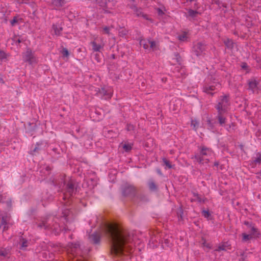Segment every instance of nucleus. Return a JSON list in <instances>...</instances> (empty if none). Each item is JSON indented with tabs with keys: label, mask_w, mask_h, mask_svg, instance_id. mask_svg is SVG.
Returning a JSON list of instances; mask_svg holds the SVG:
<instances>
[{
	"label": "nucleus",
	"mask_w": 261,
	"mask_h": 261,
	"mask_svg": "<svg viewBox=\"0 0 261 261\" xmlns=\"http://www.w3.org/2000/svg\"><path fill=\"white\" fill-rule=\"evenodd\" d=\"M214 154V152L211 148L201 145L198 147L197 152L192 156L191 159L199 164H203L208 163Z\"/></svg>",
	"instance_id": "4"
},
{
	"label": "nucleus",
	"mask_w": 261,
	"mask_h": 261,
	"mask_svg": "<svg viewBox=\"0 0 261 261\" xmlns=\"http://www.w3.org/2000/svg\"><path fill=\"white\" fill-rule=\"evenodd\" d=\"M201 213L202 215L208 220H212L213 219L211 213L208 211L203 210L202 211Z\"/></svg>",
	"instance_id": "28"
},
{
	"label": "nucleus",
	"mask_w": 261,
	"mask_h": 261,
	"mask_svg": "<svg viewBox=\"0 0 261 261\" xmlns=\"http://www.w3.org/2000/svg\"><path fill=\"white\" fill-rule=\"evenodd\" d=\"M141 17H143V18H144L146 20H148L152 21V19L149 18L147 14H144L143 13L141 15Z\"/></svg>",
	"instance_id": "44"
},
{
	"label": "nucleus",
	"mask_w": 261,
	"mask_h": 261,
	"mask_svg": "<svg viewBox=\"0 0 261 261\" xmlns=\"http://www.w3.org/2000/svg\"><path fill=\"white\" fill-rule=\"evenodd\" d=\"M61 52L63 57H66V58L68 57V56L69 55V53L67 48H63V49Z\"/></svg>",
	"instance_id": "37"
},
{
	"label": "nucleus",
	"mask_w": 261,
	"mask_h": 261,
	"mask_svg": "<svg viewBox=\"0 0 261 261\" xmlns=\"http://www.w3.org/2000/svg\"><path fill=\"white\" fill-rule=\"evenodd\" d=\"M163 162L164 165L166 166V168L171 169L172 168V166L170 163V162L167 160L166 158L163 159Z\"/></svg>",
	"instance_id": "35"
},
{
	"label": "nucleus",
	"mask_w": 261,
	"mask_h": 261,
	"mask_svg": "<svg viewBox=\"0 0 261 261\" xmlns=\"http://www.w3.org/2000/svg\"><path fill=\"white\" fill-rule=\"evenodd\" d=\"M241 67L242 69L246 71V73H249L250 71V68L246 63L243 62L241 64Z\"/></svg>",
	"instance_id": "34"
},
{
	"label": "nucleus",
	"mask_w": 261,
	"mask_h": 261,
	"mask_svg": "<svg viewBox=\"0 0 261 261\" xmlns=\"http://www.w3.org/2000/svg\"><path fill=\"white\" fill-rule=\"evenodd\" d=\"M22 58L24 62L31 64L32 63V59L33 58L32 50L30 49H27L26 51L23 53Z\"/></svg>",
	"instance_id": "15"
},
{
	"label": "nucleus",
	"mask_w": 261,
	"mask_h": 261,
	"mask_svg": "<svg viewBox=\"0 0 261 261\" xmlns=\"http://www.w3.org/2000/svg\"><path fill=\"white\" fill-rule=\"evenodd\" d=\"M15 40L18 43H20L21 42V40L19 39H17V38H16Z\"/></svg>",
	"instance_id": "52"
},
{
	"label": "nucleus",
	"mask_w": 261,
	"mask_h": 261,
	"mask_svg": "<svg viewBox=\"0 0 261 261\" xmlns=\"http://www.w3.org/2000/svg\"><path fill=\"white\" fill-rule=\"evenodd\" d=\"M188 12L186 13L185 16L190 21L195 20L198 14L201 13L197 10H194L191 9H187Z\"/></svg>",
	"instance_id": "12"
},
{
	"label": "nucleus",
	"mask_w": 261,
	"mask_h": 261,
	"mask_svg": "<svg viewBox=\"0 0 261 261\" xmlns=\"http://www.w3.org/2000/svg\"><path fill=\"white\" fill-rule=\"evenodd\" d=\"M191 201L192 202H197L200 203H204L205 201V198L198 194L197 193L193 192V197L191 198Z\"/></svg>",
	"instance_id": "18"
},
{
	"label": "nucleus",
	"mask_w": 261,
	"mask_h": 261,
	"mask_svg": "<svg viewBox=\"0 0 261 261\" xmlns=\"http://www.w3.org/2000/svg\"><path fill=\"white\" fill-rule=\"evenodd\" d=\"M223 126V127H225V128L227 130H228V131H229V129H230V127H231V126H230V124H227V125H226V123H225L224 126Z\"/></svg>",
	"instance_id": "48"
},
{
	"label": "nucleus",
	"mask_w": 261,
	"mask_h": 261,
	"mask_svg": "<svg viewBox=\"0 0 261 261\" xmlns=\"http://www.w3.org/2000/svg\"><path fill=\"white\" fill-rule=\"evenodd\" d=\"M17 22V19L16 17H14L12 20H11V24L12 25H15Z\"/></svg>",
	"instance_id": "46"
},
{
	"label": "nucleus",
	"mask_w": 261,
	"mask_h": 261,
	"mask_svg": "<svg viewBox=\"0 0 261 261\" xmlns=\"http://www.w3.org/2000/svg\"><path fill=\"white\" fill-rule=\"evenodd\" d=\"M221 87V85L218 82L211 81L208 83L205 82L202 88L203 91L208 94L213 95L214 93L213 92L218 90Z\"/></svg>",
	"instance_id": "8"
},
{
	"label": "nucleus",
	"mask_w": 261,
	"mask_h": 261,
	"mask_svg": "<svg viewBox=\"0 0 261 261\" xmlns=\"http://www.w3.org/2000/svg\"><path fill=\"white\" fill-rule=\"evenodd\" d=\"M38 149V148L37 147H36L35 148H34L33 151L35 152Z\"/></svg>",
	"instance_id": "54"
},
{
	"label": "nucleus",
	"mask_w": 261,
	"mask_h": 261,
	"mask_svg": "<svg viewBox=\"0 0 261 261\" xmlns=\"http://www.w3.org/2000/svg\"><path fill=\"white\" fill-rule=\"evenodd\" d=\"M189 31H182L177 35V38L180 42H187L189 40Z\"/></svg>",
	"instance_id": "14"
},
{
	"label": "nucleus",
	"mask_w": 261,
	"mask_h": 261,
	"mask_svg": "<svg viewBox=\"0 0 261 261\" xmlns=\"http://www.w3.org/2000/svg\"><path fill=\"white\" fill-rule=\"evenodd\" d=\"M67 247L68 253H70L75 258V261H85V257L83 256L79 242H69Z\"/></svg>",
	"instance_id": "7"
},
{
	"label": "nucleus",
	"mask_w": 261,
	"mask_h": 261,
	"mask_svg": "<svg viewBox=\"0 0 261 261\" xmlns=\"http://www.w3.org/2000/svg\"><path fill=\"white\" fill-rule=\"evenodd\" d=\"M19 244H17V246H18L19 245V247L20 249H21L22 250H25L27 247L28 245V241L22 238L21 237H20L19 238Z\"/></svg>",
	"instance_id": "20"
},
{
	"label": "nucleus",
	"mask_w": 261,
	"mask_h": 261,
	"mask_svg": "<svg viewBox=\"0 0 261 261\" xmlns=\"http://www.w3.org/2000/svg\"><path fill=\"white\" fill-rule=\"evenodd\" d=\"M87 233H88L89 239L90 241L94 244H98L100 239V237L99 233L97 232H94L93 234H90V232L87 231Z\"/></svg>",
	"instance_id": "16"
},
{
	"label": "nucleus",
	"mask_w": 261,
	"mask_h": 261,
	"mask_svg": "<svg viewBox=\"0 0 261 261\" xmlns=\"http://www.w3.org/2000/svg\"><path fill=\"white\" fill-rule=\"evenodd\" d=\"M111 28L109 27L106 26L103 28L102 31L104 34L109 35L110 34Z\"/></svg>",
	"instance_id": "39"
},
{
	"label": "nucleus",
	"mask_w": 261,
	"mask_h": 261,
	"mask_svg": "<svg viewBox=\"0 0 261 261\" xmlns=\"http://www.w3.org/2000/svg\"><path fill=\"white\" fill-rule=\"evenodd\" d=\"M175 57H176V61L179 64H180V62H181V59L180 58V57L179 56V55L178 54H176L175 55Z\"/></svg>",
	"instance_id": "45"
},
{
	"label": "nucleus",
	"mask_w": 261,
	"mask_h": 261,
	"mask_svg": "<svg viewBox=\"0 0 261 261\" xmlns=\"http://www.w3.org/2000/svg\"><path fill=\"white\" fill-rule=\"evenodd\" d=\"M202 246L204 248H206L207 250H209L212 248V245L211 244L207 243L206 240L204 238H202Z\"/></svg>",
	"instance_id": "29"
},
{
	"label": "nucleus",
	"mask_w": 261,
	"mask_h": 261,
	"mask_svg": "<svg viewBox=\"0 0 261 261\" xmlns=\"http://www.w3.org/2000/svg\"><path fill=\"white\" fill-rule=\"evenodd\" d=\"M214 166L217 167V168H218L219 166V162L218 161H215L214 162Z\"/></svg>",
	"instance_id": "50"
},
{
	"label": "nucleus",
	"mask_w": 261,
	"mask_h": 261,
	"mask_svg": "<svg viewBox=\"0 0 261 261\" xmlns=\"http://www.w3.org/2000/svg\"><path fill=\"white\" fill-rule=\"evenodd\" d=\"M151 242H152V243H153V242H154V240H153V239L152 238L151 239V240L149 241V242H150V243Z\"/></svg>",
	"instance_id": "56"
},
{
	"label": "nucleus",
	"mask_w": 261,
	"mask_h": 261,
	"mask_svg": "<svg viewBox=\"0 0 261 261\" xmlns=\"http://www.w3.org/2000/svg\"><path fill=\"white\" fill-rule=\"evenodd\" d=\"M104 231L111 241L112 254L126 259L127 255L133 252L136 237L115 223L106 224Z\"/></svg>",
	"instance_id": "2"
},
{
	"label": "nucleus",
	"mask_w": 261,
	"mask_h": 261,
	"mask_svg": "<svg viewBox=\"0 0 261 261\" xmlns=\"http://www.w3.org/2000/svg\"><path fill=\"white\" fill-rule=\"evenodd\" d=\"M62 31L63 28L61 24L57 23L53 25L52 31L55 35L58 36H61Z\"/></svg>",
	"instance_id": "17"
},
{
	"label": "nucleus",
	"mask_w": 261,
	"mask_h": 261,
	"mask_svg": "<svg viewBox=\"0 0 261 261\" xmlns=\"http://www.w3.org/2000/svg\"><path fill=\"white\" fill-rule=\"evenodd\" d=\"M183 212H181V214H180V216H179V218H180V219H182V214Z\"/></svg>",
	"instance_id": "53"
},
{
	"label": "nucleus",
	"mask_w": 261,
	"mask_h": 261,
	"mask_svg": "<svg viewBox=\"0 0 261 261\" xmlns=\"http://www.w3.org/2000/svg\"><path fill=\"white\" fill-rule=\"evenodd\" d=\"M46 169L48 171V170H50V168L48 167H46Z\"/></svg>",
	"instance_id": "59"
},
{
	"label": "nucleus",
	"mask_w": 261,
	"mask_h": 261,
	"mask_svg": "<svg viewBox=\"0 0 261 261\" xmlns=\"http://www.w3.org/2000/svg\"><path fill=\"white\" fill-rule=\"evenodd\" d=\"M252 238V236L250 234H246V233H242V240L243 241L246 242Z\"/></svg>",
	"instance_id": "33"
},
{
	"label": "nucleus",
	"mask_w": 261,
	"mask_h": 261,
	"mask_svg": "<svg viewBox=\"0 0 261 261\" xmlns=\"http://www.w3.org/2000/svg\"><path fill=\"white\" fill-rule=\"evenodd\" d=\"M135 126L132 124L128 123L126 126V129L130 133H133L135 131Z\"/></svg>",
	"instance_id": "32"
},
{
	"label": "nucleus",
	"mask_w": 261,
	"mask_h": 261,
	"mask_svg": "<svg viewBox=\"0 0 261 261\" xmlns=\"http://www.w3.org/2000/svg\"><path fill=\"white\" fill-rule=\"evenodd\" d=\"M109 76L113 81H116L119 79V74L111 70L109 71Z\"/></svg>",
	"instance_id": "27"
},
{
	"label": "nucleus",
	"mask_w": 261,
	"mask_h": 261,
	"mask_svg": "<svg viewBox=\"0 0 261 261\" xmlns=\"http://www.w3.org/2000/svg\"><path fill=\"white\" fill-rule=\"evenodd\" d=\"M205 45L204 43L199 42L195 44L193 47V51L195 55L199 56L202 55L205 50Z\"/></svg>",
	"instance_id": "11"
},
{
	"label": "nucleus",
	"mask_w": 261,
	"mask_h": 261,
	"mask_svg": "<svg viewBox=\"0 0 261 261\" xmlns=\"http://www.w3.org/2000/svg\"><path fill=\"white\" fill-rule=\"evenodd\" d=\"M249 164L252 168L261 164V152H255L249 161Z\"/></svg>",
	"instance_id": "10"
},
{
	"label": "nucleus",
	"mask_w": 261,
	"mask_h": 261,
	"mask_svg": "<svg viewBox=\"0 0 261 261\" xmlns=\"http://www.w3.org/2000/svg\"><path fill=\"white\" fill-rule=\"evenodd\" d=\"M93 52H100L103 48V45L97 44L95 41L91 42Z\"/></svg>",
	"instance_id": "19"
},
{
	"label": "nucleus",
	"mask_w": 261,
	"mask_h": 261,
	"mask_svg": "<svg viewBox=\"0 0 261 261\" xmlns=\"http://www.w3.org/2000/svg\"><path fill=\"white\" fill-rule=\"evenodd\" d=\"M148 186L151 191L155 192L158 190V186L152 180H150L148 182Z\"/></svg>",
	"instance_id": "24"
},
{
	"label": "nucleus",
	"mask_w": 261,
	"mask_h": 261,
	"mask_svg": "<svg viewBox=\"0 0 261 261\" xmlns=\"http://www.w3.org/2000/svg\"><path fill=\"white\" fill-rule=\"evenodd\" d=\"M156 10L159 16H162L163 15H164V12L161 8H157Z\"/></svg>",
	"instance_id": "42"
},
{
	"label": "nucleus",
	"mask_w": 261,
	"mask_h": 261,
	"mask_svg": "<svg viewBox=\"0 0 261 261\" xmlns=\"http://www.w3.org/2000/svg\"><path fill=\"white\" fill-rule=\"evenodd\" d=\"M138 40L141 46L147 52L155 51L159 49V43L158 41L152 39L151 38H144L140 37Z\"/></svg>",
	"instance_id": "6"
},
{
	"label": "nucleus",
	"mask_w": 261,
	"mask_h": 261,
	"mask_svg": "<svg viewBox=\"0 0 261 261\" xmlns=\"http://www.w3.org/2000/svg\"><path fill=\"white\" fill-rule=\"evenodd\" d=\"M225 247L223 245L219 246L217 249V251L224 250Z\"/></svg>",
	"instance_id": "49"
},
{
	"label": "nucleus",
	"mask_w": 261,
	"mask_h": 261,
	"mask_svg": "<svg viewBox=\"0 0 261 261\" xmlns=\"http://www.w3.org/2000/svg\"><path fill=\"white\" fill-rule=\"evenodd\" d=\"M207 124L208 127V128L210 129L211 130L213 131L214 129V125L210 120H208L207 121Z\"/></svg>",
	"instance_id": "40"
},
{
	"label": "nucleus",
	"mask_w": 261,
	"mask_h": 261,
	"mask_svg": "<svg viewBox=\"0 0 261 261\" xmlns=\"http://www.w3.org/2000/svg\"><path fill=\"white\" fill-rule=\"evenodd\" d=\"M9 253V249H3L0 250V259H3L7 257Z\"/></svg>",
	"instance_id": "25"
},
{
	"label": "nucleus",
	"mask_w": 261,
	"mask_h": 261,
	"mask_svg": "<svg viewBox=\"0 0 261 261\" xmlns=\"http://www.w3.org/2000/svg\"><path fill=\"white\" fill-rule=\"evenodd\" d=\"M2 201H3L2 196L1 195H0V202H2Z\"/></svg>",
	"instance_id": "55"
},
{
	"label": "nucleus",
	"mask_w": 261,
	"mask_h": 261,
	"mask_svg": "<svg viewBox=\"0 0 261 261\" xmlns=\"http://www.w3.org/2000/svg\"><path fill=\"white\" fill-rule=\"evenodd\" d=\"M229 106L230 103L227 96L225 95L219 97L215 107L217 111L216 119L220 126H224L226 123Z\"/></svg>",
	"instance_id": "3"
},
{
	"label": "nucleus",
	"mask_w": 261,
	"mask_h": 261,
	"mask_svg": "<svg viewBox=\"0 0 261 261\" xmlns=\"http://www.w3.org/2000/svg\"><path fill=\"white\" fill-rule=\"evenodd\" d=\"M52 5L57 8L62 7L65 4V0H51Z\"/></svg>",
	"instance_id": "22"
},
{
	"label": "nucleus",
	"mask_w": 261,
	"mask_h": 261,
	"mask_svg": "<svg viewBox=\"0 0 261 261\" xmlns=\"http://www.w3.org/2000/svg\"><path fill=\"white\" fill-rule=\"evenodd\" d=\"M122 194L124 196L130 197L136 201H147L148 198L144 195L137 196L136 188L132 185H126L122 188Z\"/></svg>",
	"instance_id": "5"
},
{
	"label": "nucleus",
	"mask_w": 261,
	"mask_h": 261,
	"mask_svg": "<svg viewBox=\"0 0 261 261\" xmlns=\"http://www.w3.org/2000/svg\"><path fill=\"white\" fill-rule=\"evenodd\" d=\"M46 195H43L42 198V201H49L53 199V196L51 194L49 195H47V193H46Z\"/></svg>",
	"instance_id": "36"
},
{
	"label": "nucleus",
	"mask_w": 261,
	"mask_h": 261,
	"mask_svg": "<svg viewBox=\"0 0 261 261\" xmlns=\"http://www.w3.org/2000/svg\"><path fill=\"white\" fill-rule=\"evenodd\" d=\"M234 34L236 35H237V33H236V32L234 33Z\"/></svg>",
	"instance_id": "62"
},
{
	"label": "nucleus",
	"mask_w": 261,
	"mask_h": 261,
	"mask_svg": "<svg viewBox=\"0 0 261 261\" xmlns=\"http://www.w3.org/2000/svg\"><path fill=\"white\" fill-rule=\"evenodd\" d=\"M120 33H121L122 35H125L127 34V32L125 30H122L121 32H120Z\"/></svg>",
	"instance_id": "51"
},
{
	"label": "nucleus",
	"mask_w": 261,
	"mask_h": 261,
	"mask_svg": "<svg viewBox=\"0 0 261 261\" xmlns=\"http://www.w3.org/2000/svg\"><path fill=\"white\" fill-rule=\"evenodd\" d=\"M129 7L131 9L133 10V11L137 16L141 17L143 12H142L141 9L140 8H138L136 6V5L134 4L130 5Z\"/></svg>",
	"instance_id": "23"
},
{
	"label": "nucleus",
	"mask_w": 261,
	"mask_h": 261,
	"mask_svg": "<svg viewBox=\"0 0 261 261\" xmlns=\"http://www.w3.org/2000/svg\"><path fill=\"white\" fill-rule=\"evenodd\" d=\"M113 94V89L112 87L105 86L99 89L97 95L102 99L106 100L110 99Z\"/></svg>",
	"instance_id": "9"
},
{
	"label": "nucleus",
	"mask_w": 261,
	"mask_h": 261,
	"mask_svg": "<svg viewBox=\"0 0 261 261\" xmlns=\"http://www.w3.org/2000/svg\"><path fill=\"white\" fill-rule=\"evenodd\" d=\"M158 173L159 174H160V175H161V174H162V172H161V171L160 170H159L158 171Z\"/></svg>",
	"instance_id": "57"
},
{
	"label": "nucleus",
	"mask_w": 261,
	"mask_h": 261,
	"mask_svg": "<svg viewBox=\"0 0 261 261\" xmlns=\"http://www.w3.org/2000/svg\"><path fill=\"white\" fill-rule=\"evenodd\" d=\"M65 3L67 2H69L70 0H65Z\"/></svg>",
	"instance_id": "60"
},
{
	"label": "nucleus",
	"mask_w": 261,
	"mask_h": 261,
	"mask_svg": "<svg viewBox=\"0 0 261 261\" xmlns=\"http://www.w3.org/2000/svg\"><path fill=\"white\" fill-rule=\"evenodd\" d=\"M133 144L131 143H125L123 145L122 148L126 152L130 151L132 149Z\"/></svg>",
	"instance_id": "31"
},
{
	"label": "nucleus",
	"mask_w": 261,
	"mask_h": 261,
	"mask_svg": "<svg viewBox=\"0 0 261 261\" xmlns=\"http://www.w3.org/2000/svg\"><path fill=\"white\" fill-rule=\"evenodd\" d=\"M223 42L228 49H232L233 48L234 42L232 39L227 38L223 40Z\"/></svg>",
	"instance_id": "21"
},
{
	"label": "nucleus",
	"mask_w": 261,
	"mask_h": 261,
	"mask_svg": "<svg viewBox=\"0 0 261 261\" xmlns=\"http://www.w3.org/2000/svg\"><path fill=\"white\" fill-rule=\"evenodd\" d=\"M250 229V230L249 231V234L252 236L255 235H259V233L258 232V230L257 228H256L254 225L252 226Z\"/></svg>",
	"instance_id": "30"
},
{
	"label": "nucleus",
	"mask_w": 261,
	"mask_h": 261,
	"mask_svg": "<svg viewBox=\"0 0 261 261\" xmlns=\"http://www.w3.org/2000/svg\"><path fill=\"white\" fill-rule=\"evenodd\" d=\"M51 184L58 192L61 191V197L63 201L60 206L59 214L48 215L46 218H42L37 221L34 220L37 227L43 229L47 233L59 234L62 231L71 230L73 229L72 222L75 218V214L70 205L72 197L77 191L75 181L72 179H67L65 175H56L51 180Z\"/></svg>",
	"instance_id": "1"
},
{
	"label": "nucleus",
	"mask_w": 261,
	"mask_h": 261,
	"mask_svg": "<svg viewBox=\"0 0 261 261\" xmlns=\"http://www.w3.org/2000/svg\"><path fill=\"white\" fill-rule=\"evenodd\" d=\"M7 58V55L6 53L0 50V61H3Z\"/></svg>",
	"instance_id": "38"
},
{
	"label": "nucleus",
	"mask_w": 261,
	"mask_h": 261,
	"mask_svg": "<svg viewBox=\"0 0 261 261\" xmlns=\"http://www.w3.org/2000/svg\"><path fill=\"white\" fill-rule=\"evenodd\" d=\"M194 1V0H187V1L188 2H191H191H193V1Z\"/></svg>",
	"instance_id": "58"
},
{
	"label": "nucleus",
	"mask_w": 261,
	"mask_h": 261,
	"mask_svg": "<svg viewBox=\"0 0 261 261\" xmlns=\"http://www.w3.org/2000/svg\"><path fill=\"white\" fill-rule=\"evenodd\" d=\"M244 224L247 226L248 228H251L254 225L251 222L247 221H245L244 222Z\"/></svg>",
	"instance_id": "41"
},
{
	"label": "nucleus",
	"mask_w": 261,
	"mask_h": 261,
	"mask_svg": "<svg viewBox=\"0 0 261 261\" xmlns=\"http://www.w3.org/2000/svg\"><path fill=\"white\" fill-rule=\"evenodd\" d=\"M256 178L258 179H259V180H261V170L257 172L256 173Z\"/></svg>",
	"instance_id": "47"
},
{
	"label": "nucleus",
	"mask_w": 261,
	"mask_h": 261,
	"mask_svg": "<svg viewBox=\"0 0 261 261\" xmlns=\"http://www.w3.org/2000/svg\"><path fill=\"white\" fill-rule=\"evenodd\" d=\"M191 126L193 129L195 130H197V129L199 128V122L196 119H191Z\"/></svg>",
	"instance_id": "26"
},
{
	"label": "nucleus",
	"mask_w": 261,
	"mask_h": 261,
	"mask_svg": "<svg viewBox=\"0 0 261 261\" xmlns=\"http://www.w3.org/2000/svg\"><path fill=\"white\" fill-rule=\"evenodd\" d=\"M243 145H241V149L243 148Z\"/></svg>",
	"instance_id": "63"
},
{
	"label": "nucleus",
	"mask_w": 261,
	"mask_h": 261,
	"mask_svg": "<svg viewBox=\"0 0 261 261\" xmlns=\"http://www.w3.org/2000/svg\"><path fill=\"white\" fill-rule=\"evenodd\" d=\"M2 225H4V229H5L6 228V225H7V217H6V218H5L4 217H2Z\"/></svg>",
	"instance_id": "43"
},
{
	"label": "nucleus",
	"mask_w": 261,
	"mask_h": 261,
	"mask_svg": "<svg viewBox=\"0 0 261 261\" xmlns=\"http://www.w3.org/2000/svg\"><path fill=\"white\" fill-rule=\"evenodd\" d=\"M248 89L254 93L258 90V82L255 79L252 78L248 81Z\"/></svg>",
	"instance_id": "13"
},
{
	"label": "nucleus",
	"mask_w": 261,
	"mask_h": 261,
	"mask_svg": "<svg viewBox=\"0 0 261 261\" xmlns=\"http://www.w3.org/2000/svg\"><path fill=\"white\" fill-rule=\"evenodd\" d=\"M129 1H130V2H134L135 0H129Z\"/></svg>",
	"instance_id": "61"
}]
</instances>
